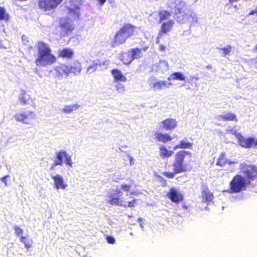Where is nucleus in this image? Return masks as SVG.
I'll return each instance as SVG.
<instances>
[{
	"label": "nucleus",
	"mask_w": 257,
	"mask_h": 257,
	"mask_svg": "<svg viewBox=\"0 0 257 257\" xmlns=\"http://www.w3.org/2000/svg\"><path fill=\"white\" fill-rule=\"evenodd\" d=\"M192 153L188 151L181 150L177 152L172 164L173 172H164L162 174L168 179H173L175 174L189 171L192 169L191 158Z\"/></svg>",
	"instance_id": "nucleus-1"
},
{
	"label": "nucleus",
	"mask_w": 257,
	"mask_h": 257,
	"mask_svg": "<svg viewBox=\"0 0 257 257\" xmlns=\"http://www.w3.org/2000/svg\"><path fill=\"white\" fill-rule=\"evenodd\" d=\"M38 55L35 63L38 67L51 66L57 61V58L52 53L49 45L43 41H39L37 44Z\"/></svg>",
	"instance_id": "nucleus-2"
},
{
	"label": "nucleus",
	"mask_w": 257,
	"mask_h": 257,
	"mask_svg": "<svg viewBox=\"0 0 257 257\" xmlns=\"http://www.w3.org/2000/svg\"><path fill=\"white\" fill-rule=\"evenodd\" d=\"M122 193L119 189H116L108 196V203L112 205H117L126 207H134L136 206L137 200L134 199L131 201H126L122 197Z\"/></svg>",
	"instance_id": "nucleus-3"
},
{
	"label": "nucleus",
	"mask_w": 257,
	"mask_h": 257,
	"mask_svg": "<svg viewBox=\"0 0 257 257\" xmlns=\"http://www.w3.org/2000/svg\"><path fill=\"white\" fill-rule=\"evenodd\" d=\"M249 185L244 177L236 174L232 178L229 185V192L238 193L246 190Z\"/></svg>",
	"instance_id": "nucleus-4"
},
{
	"label": "nucleus",
	"mask_w": 257,
	"mask_h": 257,
	"mask_svg": "<svg viewBox=\"0 0 257 257\" xmlns=\"http://www.w3.org/2000/svg\"><path fill=\"white\" fill-rule=\"evenodd\" d=\"M63 0H38V9L47 12L55 10Z\"/></svg>",
	"instance_id": "nucleus-5"
},
{
	"label": "nucleus",
	"mask_w": 257,
	"mask_h": 257,
	"mask_svg": "<svg viewBox=\"0 0 257 257\" xmlns=\"http://www.w3.org/2000/svg\"><path fill=\"white\" fill-rule=\"evenodd\" d=\"M56 160L54 161V163L52 165L50 168L51 170H54L55 166L57 165L62 166L63 164V159L65 158L66 164L69 167H72V161L71 160V156H69L66 151H60L56 153Z\"/></svg>",
	"instance_id": "nucleus-6"
},
{
	"label": "nucleus",
	"mask_w": 257,
	"mask_h": 257,
	"mask_svg": "<svg viewBox=\"0 0 257 257\" xmlns=\"http://www.w3.org/2000/svg\"><path fill=\"white\" fill-rule=\"evenodd\" d=\"M15 120L23 124H31L32 122L36 118V115L33 111H29L27 112H20L14 115Z\"/></svg>",
	"instance_id": "nucleus-7"
},
{
	"label": "nucleus",
	"mask_w": 257,
	"mask_h": 257,
	"mask_svg": "<svg viewBox=\"0 0 257 257\" xmlns=\"http://www.w3.org/2000/svg\"><path fill=\"white\" fill-rule=\"evenodd\" d=\"M173 4L176 15H180L183 19L188 18V14L187 13L188 9L186 2L183 0H174Z\"/></svg>",
	"instance_id": "nucleus-8"
},
{
	"label": "nucleus",
	"mask_w": 257,
	"mask_h": 257,
	"mask_svg": "<svg viewBox=\"0 0 257 257\" xmlns=\"http://www.w3.org/2000/svg\"><path fill=\"white\" fill-rule=\"evenodd\" d=\"M243 173L249 185L251 184V181H255L254 185H257V167L254 165H246Z\"/></svg>",
	"instance_id": "nucleus-9"
},
{
	"label": "nucleus",
	"mask_w": 257,
	"mask_h": 257,
	"mask_svg": "<svg viewBox=\"0 0 257 257\" xmlns=\"http://www.w3.org/2000/svg\"><path fill=\"white\" fill-rule=\"evenodd\" d=\"M238 144L242 147L246 149L257 148V139L252 137L245 138L240 134L236 135Z\"/></svg>",
	"instance_id": "nucleus-10"
},
{
	"label": "nucleus",
	"mask_w": 257,
	"mask_h": 257,
	"mask_svg": "<svg viewBox=\"0 0 257 257\" xmlns=\"http://www.w3.org/2000/svg\"><path fill=\"white\" fill-rule=\"evenodd\" d=\"M59 26L62 29L63 36L69 35L74 30V26L68 18H60Z\"/></svg>",
	"instance_id": "nucleus-11"
},
{
	"label": "nucleus",
	"mask_w": 257,
	"mask_h": 257,
	"mask_svg": "<svg viewBox=\"0 0 257 257\" xmlns=\"http://www.w3.org/2000/svg\"><path fill=\"white\" fill-rule=\"evenodd\" d=\"M167 196L172 202L175 203H178L182 201L184 199L183 195L174 188L169 189V192H167Z\"/></svg>",
	"instance_id": "nucleus-12"
},
{
	"label": "nucleus",
	"mask_w": 257,
	"mask_h": 257,
	"mask_svg": "<svg viewBox=\"0 0 257 257\" xmlns=\"http://www.w3.org/2000/svg\"><path fill=\"white\" fill-rule=\"evenodd\" d=\"M135 30L136 27L131 24H124L119 29L127 39L134 35Z\"/></svg>",
	"instance_id": "nucleus-13"
},
{
	"label": "nucleus",
	"mask_w": 257,
	"mask_h": 257,
	"mask_svg": "<svg viewBox=\"0 0 257 257\" xmlns=\"http://www.w3.org/2000/svg\"><path fill=\"white\" fill-rule=\"evenodd\" d=\"M127 39L119 30L117 31L115 34L113 39L111 42V46L112 47L122 45L124 44Z\"/></svg>",
	"instance_id": "nucleus-14"
},
{
	"label": "nucleus",
	"mask_w": 257,
	"mask_h": 257,
	"mask_svg": "<svg viewBox=\"0 0 257 257\" xmlns=\"http://www.w3.org/2000/svg\"><path fill=\"white\" fill-rule=\"evenodd\" d=\"M161 123L162 128L166 131H172L174 130L178 124V122L175 118H167L163 120Z\"/></svg>",
	"instance_id": "nucleus-15"
},
{
	"label": "nucleus",
	"mask_w": 257,
	"mask_h": 257,
	"mask_svg": "<svg viewBox=\"0 0 257 257\" xmlns=\"http://www.w3.org/2000/svg\"><path fill=\"white\" fill-rule=\"evenodd\" d=\"M235 163V162L229 160L226 157V153L225 152H222L220 154L219 156L217 158L216 162V165L220 167H224L227 164L228 165H231Z\"/></svg>",
	"instance_id": "nucleus-16"
},
{
	"label": "nucleus",
	"mask_w": 257,
	"mask_h": 257,
	"mask_svg": "<svg viewBox=\"0 0 257 257\" xmlns=\"http://www.w3.org/2000/svg\"><path fill=\"white\" fill-rule=\"evenodd\" d=\"M54 181V187L57 189H65L67 187L62 176L56 175L52 177Z\"/></svg>",
	"instance_id": "nucleus-17"
},
{
	"label": "nucleus",
	"mask_w": 257,
	"mask_h": 257,
	"mask_svg": "<svg viewBox=\"0 0 257 257\" xmlns=\"http://www.w3.org/2000/svg\"><path fill=\"white\" fill-rule=\"evenodd\" d=\"M174 24V21L172 20H170L163 23L161 26V29L159 32V35H161L162 34H167V33L170 32L173 28Z\"/></svg>",
	"instance_id": "nucleus-18"
},
{
	"label": "nucleus",
	"mask_w": 257,
	"mask_h": 257,
	"mask_svg": "<svg viewBox=\"0 0 257 257\" xmlns=\"http://www.w3.org/2000/svg\"><path fill=\"white\" fill-rule=\"evenodd\" d=\"M155 137L157 141L163 143L170 142L173 139L172 137L168 133H156Z\"/></svg>",
	"instance_id": "nucleus-19"
},
{
	"label": "nucleus",
	"mask_w": 257,
	"mask_h": 257,
	"mask_svg": "<svg viewBox=\"0 0 257 257\" xmlns=\"http://www.w3.org/2000/svg\"><path fill=\"white\" fill-rule=\"evenodd\" d=\"M202 200L206 203L211 202L214 198L213 194L210 191L207 186H204L202 188Z\"/></svg>",
	"instance_id": "nucleus-20"
},
{
	"label": "nucleus",
	"mask_w": 257,
	"mask_h": 257,
	"mask_svg": "<svg viewBox=\"0 0 257 257\" xmlns=\"http://www.w3.org/2000/svg\"><path fill=\"white\" fill-rule=\"evenodd\" d=\"M111 73L113 77L114 80L115 82L121 81L125 82L127 80L126 77L122 74L121 71L117 69H112Z\"/></svg>",
	"instance_id": "nucleus-21"
},
{
	"label": "nucleus",
	"mask_w": 257,
	"mask_h": 257,
	"mask_svg": "<svg viewBox=\"0 0 257 257\" xmlns=\"http://www.w3.org/2000/svg\"><path fill=\"white\" fill-rule=\"evenodd\" d=\"M159 150L160 156L162 158H168L173 154V151L168 150L164 145L161 146Z\"/></svg>",
	"instance_id": "nucleus-22"
},
{
	"label": "nucleus",
	"mask_w": 257,
	"mask_h": 257,
	"mask_svg": "<svg viewBox=\"0 0 257 257\" xmlns=\"http://www.w3.org/2000/svg\"><path fill=\"white\" fill-rule=\"evenodd\" d=\"M119 58L125 65H128L133 61L132 57H131L130 54L127 52H121L119 54Z\"/></svg>",
	"instance_id": "nucleus-23"
},
{
	"label": "nucleus",
	"mask_w": 257,
	"mask_h": 257,
	"mask_svg": "<svg viewBox=\"0 0 257 257\" xmlns=\"http://www.w3.org/2000/svg\"><path fill=\"white\" fill-rule=\"evenodd\" d=\"M74 54L73 50L69 48H64L59 51L58 55L62 58H71Z\"/></svg>",
	"instance_id": "nucleus-24"
},
{
	"label": "nucleus",
	"mask_w": 257,
	"mask_h": 257,
	"mask_svg": "<svg viewBox=\"0 0 257 257\" xmlns=\"http://www.w3.org/2000/svg\"><path fill=\"white\" fill-rule=\"evenodd\" d=\"M172 85L170 82H167L166 81H158L155 82L153 85V88L154 90H161L164 88L168 87Z\"/></svg>",
	"instance_id": "nucleus-25"
},
{
	"label": "nucleus",
	"mask_w": 257,
	"mask_h": 257,
	"mask_svg": "<svg viewBox=\"0 0 257 257\" xmlns=\"http://www.w3.org/2000/svg\"><path fill=\"white\" fill-rule=\"evenodd\" d=\"M218 118L221 119L223 121H237V119L236 115L231 112H228L224 114H221L218 116Z\"/></svg>",
	"instance_id": "nucleus-26"
},
{
	"label": "nucleus",
	"mask_w": 257,
	"mask_h": 257,
	"mask_svg": "<svg viewBox=\"0 0 257 257\" xmlns=\"http://www.w3.org/2000/svg\"><path fill=\"white\" fill-rule=\"evenodd\" d=\"M193 146V144L189 142H186L185 140H182L180 142L179 144L177 145L174 147V150L178 149H192Z\"/></svg>",
	"instance_id": "nucleus-27"
},
{
	"label": "nucleus",
	"mask_w": 257,
	"mask_h": 257,
	"mask_svg": "<svg viewBox=\"0 0 257 257\" xmlns=\"http://www.w3.org/2000/svg\"><path fill=\"white\" fill-rule=\"evenodd\" d=\"M70 72L75 74L80 73L81 71V65L80 63L76 61L69 66Z\"/></svg>",
	"instance_id": "nucleus-28"
},
{
	"label": "nucleus",
	"mask_w": 257,
	"mask_h": 257,
	"mask_svg": "<svg viewBox=\"0 0 257 257\" xmlns=\"http://www.w3.org/2000/svg\"><path fill=\"white\" fill-rule=\"evenodd\" d=\"M171 15L170 12L166 10H160L158 12V17L159 19V23L163 21L168 19Z\"/></svg>",
	"instance_id": "nucleus-29"
},
{
	"label": "nucleus",
	"mask_w": 257,
	"mask_h": 257,
	"mask_svg": "<svg viewBox=\"0 0 257 257\" xmlns=\"http://www.w3.org/2000/svg\"><path fill=\"white\" fill-rule=\"evenodd\" d=\"M169 80H177L179 81H184L185 79L184 75L180 72H176L173 73L168 78Z\"/></svg>",
	"instance_id": "nucleus-30"
},
{
	"label": "nucleus",
	"mask_w": 257,
	"mask_h": 257,
	"mask_svg": "<svg viewBox=\"0 0 257 257\" xmlns=\"http://www.w3.org/2000/svg\"><path fill=\"white\" fill-rule=\"evenodd\" d=\"M30 99L31 98L29 95L27 94L25 91L22 92L19 98L21 104L23 105L28 104Z\"/></svg>",
	"instance_id": "nucleus-31"
},
{
	"label": "nucleus",
	"mask_w": 257,
	"mask_h": 257,
	"mask_svg": "<svg viewBox=\"0 0 257 257\" xmlns=\"http://www.w3.org/2000/svg\"><path fill=\"white\" fill-rule=\"evenodd\" d=\"M80 107V105L77 104H74L72 105H66L62 109V112L64 113H70L73 110L77 109Z\"/></svg>",
	"instance_id": "nucleus-32"
},
{
	"label": "nucleus",
	"mask_w": 257,
	"mask_h": 257,
	"mask_svg": "<svg viewBox=\"0 0 257 257\" xmlns=\"http://www.w3.org/2000/svg\"><path fill=\"white\" fill-rule=\"evenodd\" d=\"M20 240L25 244L27 248H29L32 246L33 241L31 238H29L28 235L22 236Z\"/></svg>",
	"instance_id": "nucleus-33"
},
{
	"label": "nucleus",
	"mask_w": 257,
	"mask_h": 257,
	"mask_svg": "<svg viewBox=\"0 0 257 257\" xmlns=\"http://www.w3.org/2000/svg\"><path fill=\"white\" fill-rule=\"evenodd\" d=\"M10 19V16L7 13L6 10L3 7H0V20L8 21Z\"/></svg>",
	"instance_id": "nucleus-34"
},
{
	"label": "nucleus",
	"mask_w": 257,
	"mask_h": 257,
	"mask_svg": "<svg viewBox=\"0 0 257 257\" xmlns=\"http://www.w3.org/2000/svg\"><path fill=\"white\" fill-rule=\"evenodd\" d=\"M131 57L133 60L135 59H139L141 57V50L139 48H134L131 50Z\"/></svg>",
	"instance_id": "nucleus-35"
},
{
	"label": "nucleus",
	"mask_w": 257,
	"mask_h": 257,
	"mask_svg": "<svg viewBox=\"0 0 257 257\" xmlns=\"http://www.w3.org/2000/svg\"><path fill=\"white\" fill-rule=\"evenodd\" d=\"M101 65L98 63H93L90 65L87 68L86 73L88 74H91L94 72H95L98 66H100Z\"/></svg>",
	"instance_id": "nucleus-36"
},
{
	"label": "nucleus",
	"mask_w": 257,
	"mask_h": 257,
	"mask_svg": "<svg viewBox=\"0 0 257 257\" xmlns=\"http://www.w3.org/2000/svg\"><path fill=\"white\" fill-rule=\"evenodd\" d=\"M60 68L62 71L63 73L64 74L68 75V74L71 73L69 66L68 65H63L62 66H61Z\"/></svg>",
	"instance_id": "nucleus-37"
},
{
	"label": "nucleus",
	"mask_w": 257,
	"mask_h": 257,
	"mask_svg": "<svg viewBox=\"0 0 257 257\" xmlns=\"http://www.w3.org/2000/svg\"><path fill=\"white\" fill-rule=\"evenodd\" d=\"M14 228L15 231V234L17 236H19L23 235V230L20 227L16 225L14 226Z\"/></svg>",
	"instance_id": "nucleus-38"
},
{
	"label": "nucleus",
	"mask_w": 257,
	"mask_h": 257,
	"mask_svg": "<svg viewBox=\"0 0 257 257\" xmlns=\"http://www.w3.org/2000/svg\"><path fill=\"white\" fill-rule=\"evenodd\" d=\"M220 50L223 52L224 56L228 55L231 51V47L228 45L226 47L221 48Z\"/></svg>",
	"instance_id": "nucleus-39"
},
{
	"label": "nucleus",
	"mask_w": 257,
	"mask_h": 257,
	"mask_svg": "<svg viewBox=\"0 0 257 257\" xmlns=\"http://www.w3.org/2000/svg\"><path fill=\"white\" fill-rule=\"evenodd\" d=\"M115 87H116V89L118 93H122L125 90L124 86L120 83H117Z\"/></svg>",
	"instance_id": "nucleus-40"
},
{
	"label": "nucleus",
	"mask_w": 257,
	"mask_h": 257,
	"mask_svg": "<svg viewBox=\"0 0 257 257\" xmlns=\"http://www.w3.org/2000/svg\"><path fill=\"white\" fill-rule=\"evenodd\" d=\"M131 185L126 184H122L120 186V188L121 189L126 191H129L131 189Z\"/></svg>",
	"instance_id": "nucleus-41"
},
{
	"label": "nucleus",
	"mask_w": 257,
	"mask_h": 257,
	"mask_svg": "<svg viewBox=\"0 0 257 257\" xmlns=\"http://www.w3.org/2000/svg\"><path fill=\"white\" fill-rule=\"evenodd\" d=\"M107 241L110 244H113L115 242V239L112 236L108 235L106 237Z\"/></svg>",
	"instance_id": "nucleus-42"
},
{
	"label": "nucleus",
	"mask_w": 257,
	"mask_h": 257,
	"mask_svg": "<svg viewBox=\"0 0 257 257\" xmlns=\"http://www.w3.org/2000/svg\"><path fill=\"white\" fill-rule=\"evenodd\" d=\"M158 178L159 179L160 182H162L163 184V186H165L167 185V181L165 179H164L161 176H158Z\"/></svg>",
	"instance_id": "nucleus-43"
},
{
	"label": "nucleus",
	"mask_w": 257,
	"mask_h": 257,
	"mask_svg": "<svg viewBox=\"0 0 257 257\" xmlns=\"http://www.w3.org/2000/svg\"><path fill=\"white\" fill-rule=\"evenodd\" d=\"M255 14L257 15V7L255 8L254 10H252L248 13L249 16L253 15Z\"/></svg>",
	"instance_id": "nucleus-44"
},
{
	"label": "nucleus",
	"mask_w": 257,
	"mask_h": 257,
	"mask_svg": "<svg viewBox=\"0 0 257 257\" xmlns=\"http://www.w3.org/2000/svg\"><path fill=\"white\" fill-rule=\"evenodd\" d=\"M9 177V175H6V176H5L3 177L2 178V179H1L2 181L3 182H4V183H5V184L6 186L7 185V181H6V178H7V177Z\"/></svg>",
	"instance_id": "nucleus-45"
},
{
	"label": "nucleus",
	"mask_w": 257,
	"mask_h": 257,
	"mask_svg": "<svg viewBox=\"0 0 257 257\" xmlns=\"http://www.w3.org/2000/svg\"><path fill=\"white\" fill-rule=\"evenodd\" d=\"M159 49L160 51H164L165 50L166 47L164 45H161L159 46Z\"/></svg>",
	"instance_id": "nucleus-46"
},
{
	"label": "nucleus",
	"mask_w": 257,
	"mask_h": 257,
	"mask_svg": "<svg viewBox=\"0 0 257 257\" xmlns=\"http://www.w3.org/2000/svg\"><path fill=\"white\" fill-rule=\"evenodd\" d=\"M98 1L99 2V4L100 5H103L106 1V0H98Z\"/></svg>",
	"instance_id": "nucleus-47"
},
{
	"label": "nucleus",
	"mask_w": 257,
	"mask_h": 257,
	"mask_svg": "<svg viewBox=\"0 0 257 257\" xmlns=\"http://www.w3.org/2000/svg\"><path fill=\"white\" fill-rule=\"evenodd\" d=\"M254 49L257 51V44L255 46Z\"/></svg>",
	"instance_id": "nucleus-48"
}]
</instances>
